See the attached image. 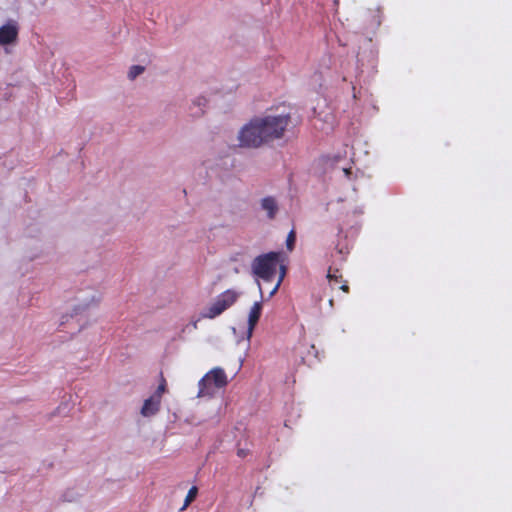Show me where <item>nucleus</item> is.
I'll return each mask as SVG.
<instances>
[{
	"mask_svg": "<svg viewBox=\"0 0 512 512\" xmlns=\"http://www.w3.org/2000/svg\"><path fill=\"white\" fill-rule=\"evenodd\" d=\"M291 123L289 114L255 117L239 132L241 147L258 148L274 140L281 139Z\"/></svg>",
	"mask_w": 512,
	"mask_h": 512,
	"instance_id": "1",
	"label": "nucleus"
},
{
	"mask_svg": "<svg viewBox=\"0 0 512 512\" xmlns=\"http://www.w3.org/2000/svg\"><path fill=\"white\" fill-rule=\"evenodd\" d=\"M228 384L227 375L221 367H215L207 372L198 383V397L213 396L216 390Z\"/></svg>",
	"mask_w": 512,
	"mask_h": 512,
	"instance_id": "2",
	"label": "nucleus"
},
{
	"mask_svg": "<svg viewBox=\"0 0 512 512\" xmlns=\"http://www.w3.org/2000/svg\"><path fill=\"white\" fill-rule=\"evenodd\" d=\"M280 253L269 252L257 256L252 262V271L255 276L264 281H271L276 275L279 265Z\"/></svg>",
	"mask_w": 512,
	"mask_h": 512,
	"instance_id": "3",
	"label": "nucleus"
},
{
	"mask_svg": "<svg viewBox=\"0 0 512 512\" xmlns=\"http://www.w3.org/2000/svg\"><path fill=\"white\" fill-rule=\"evenodd\" d=\"M239 293L233 289H227L219 294L203 313L204 318L214 319L233 306L238 300Z\"/></svg>",
	"mask_w": 512,
	"mask_h": 512,
	"instance_id": "4",
	"label": "nucleus"
},
{
	"mask_svg": "<svg viewBox=\"0 0 512 512\" xmlns=\"http://www.w3.org/2000/svg\"><path fill=\"white\" fill-rule=\"evenodd\" d=\"M19 34V27L15 21H9L0 27V44L9 45L16 43Z\"/></svg>",
	"mask_w": 512,
	"mask_h": 512,
	"instance_id": "5",
	"label": "nucleus"
},
{
	"mask_svg": "<svg viewBox=\"0 0 512 512\" xmlns=\"http://www.w3.org/2000/svg\"><path fill=\"white\" fill-rule=\"evenodd\" d=\"M262 313V303L260 301H257L253 304L249 311L248 315V328H247V335L248 338L252 336V333L261 317Z\"/></svg>",
	"mask_w": 512,
	"mask_h": 512,
	"instance_id": "6",
	"label": "nucleus"
},
{
	"mask_svg": "<svg viewBox=\"0 0 512 512\" xmlns=\"http://www.w3.org/2000/svg\"><path fill=\"white\" fill-rule=\"evenodd\" d=\"M161 401L154 396L149 397L143 403L141 408V414L144 417H150L155 415L160 409Z\"/></svg>",
	"mask_w": 512,
	"mask_h": 512,
	"instance_id": "7",
	"label": "nucleus"
},
{
	"mask_svg": "<svg viewBox=\"0 0 512 512\" xmlns=\"http://www.w3.org/2000/svg\"><path fill=\"white\" fill-rule=\"evenodd\" d=\"M261 207L263 210L267 212V216L269 219L275 218L276 213L278 211V205L273 197L268 196L263 198L261 201Z\"/></svg>",
	"mask_w": 512,
	"mask_h": 512,
	"instance_id": "8",
	"label": "nucleus"
},
{
	"mask_svg": "<svg viewBox=\"0 0 512 512\" xmlns=\"http://www.w3.org/2000/svg\"><path fill=\"white\" fill-rule=\"evenodd\" d=\"M327 279L331 285L341 284L345 281L339 269H332L331 267L328 270Z\"/></svg>",
	"mask_w": 512,
	"mask_h": 512,
	"instance_id": "9",
	"label": "nucleus"
},
{
	"mask_svg": "<svg viewBox=\"0 0 512 512\" xmlns=\"http://www.w3.org/2000/svg\"><path fill=\"white\" fill-rule=\"evenodd\" d=\"M197 494H198V488L196 486H192L186 495L184 504H183L182 508L180 509V511H184L195 500Z\"/></svg>",
	"mask_w": 512,
	"mask_h": 512,
	"instance_id": "10",
	"label": "nucleus"
},
{
	"mask_svg": "<svg viewBox=\"0 0 512 512\" xmlns=\"http://www.w3.org/2000/svg\"><path fill=\"white\" fill-rule=\"evenodd\" d=\"M166 386H167V383H166V379L164 378V375L163 373L161 372L160 373V382H159V385L156 389V391L154 392V394L152 396H154L155 398H157L158 400L161 401L162 399V395L165 393L166 391Z\"/></svg>",
	"mask_w": 512,
	"mask_h": 512,
	"instance_id": "11",
	"label": "nucleus"
},
{
	"mask_svg": "<svg viewBox=\"0 0 512 512\" xmlns=\"http://www.w3.org/2000/svg\"><path fill=\"white\" fill-rule=\"evenodd\" d=\"M145 68L143 66H140V65H133L129 72H128V78L130 80H134L137 76H139L140 74H142L144 72Z\"/></svg>",
	"mask_w": 512,
	"mask_h": 512,
	"instance_id": "12",
	"label": "nucleus"
},
{
	"mask_svg": "<svg viewBox=\"0 0 512 512\" xmlns=\"http://www.w3.org/2000/svg\"><path fill=\"white\" fill-rule=\"evenodd\" d=\"M295 241H296V234H295L294 230H291L286 239V247L289 251H292L294 249Z\"/></svg>",
	"mask_w": 512,
	"mask_h": 512,
	"instance_id": "13",
	"label": "nucleus"
},
{
	"mask_svg": "<svg viewBox=\"0 0 512 512\" xmlns=\"http://www.w3.org/2000/svg\"><path fill=\"white\" fill-rule=\"evenodd\" d=\"M280 270H281V271H280V275H279L278 281H277V283L275 284V286H274L273 290L271 291V295H273V294L278 290L279 286L281 285V283H282V281H283V279H284V277H285V273H286V268H285V266L281 265V266H280Z\"/></svg>",
	"mask_w": 512,
	"mask_h": 512,
	"instance_id": "14",
	"label": "nucleus"
},
{
	"mask_svg": "<svg viewBox=\"0 0 512 512\" xmlns=\"http://www.w3.org/2000/svg\"><path fill=\"white\" fill-rule=\"evenodd\" d=\"M339 289L342 290L345 293H348L349 292V286L347 284V281H344L343 283H341L340 286H339Z\"/></svg>",
	"mask_w": 512,
	"mask_h": 512,
	"instance_id": "15",
	"label": "nucleus"
},
{
	"mask_svg": "<svg viewBox=\"0 0 512 512\" xmlns=\"http://www.w3.org/2000/svg\"><path fill=\"white\" fill-rule=\"evenodd\" d=\"M196 104L198 106L205 105L206 104V99L205 98H198Z\"/></svg>",
	"mask_w": 512,
	"mask_h": 512,
	"instance_id": "16",
	"label": "nucleus"
},
{
	"mask_svg": "<svg viewBox=\"0 0 512 512\" xmlns=\"http://www.w3.org/2000/svg\"><path fill=\"white\" fill-rule=\"evenodd\" d=\"M344 172L346 175H349L351 172H350V169H344Z\"/></svg>",
	"mask_w": 512,
	"mask_h": 512,
	"instance_id": "17",
	"label": "nucleus"
},
{
	"mask_svg": "<svg viewBox=\"0 0 512 512\" xmlns=\"http://www.w3.org/2000/svg\"><path fill=\"white\" fill-rule=\"evenodd\" d=\"M201 114H203V110H201L199 113H195V115H197V116L201 115Z\"/></svg>",
	"mask_w": 512,
	"mask_h": 512,
	"instance_id": "18",
	"label": "nucleus"
}]
</instances>
